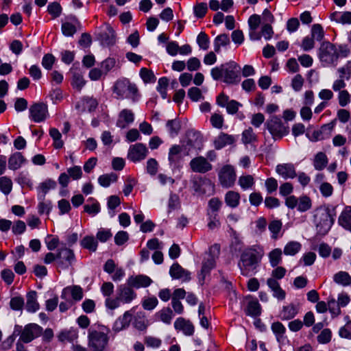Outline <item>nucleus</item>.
Returning <instances> with one entry per match:
<instances>
[{
    "mask_svg": "<svg viewBox=\"0 0 351 351\" xmlns=\"http://www.w3.org/2000/svg\"><path fill=\"white\" fill-rule=\"evenodd\" d=\"M71 295L72 299L75 301H80L83 298L82 289L80 286L66 287L62 289L61 293L62 299H66L67 296Z\"/></svg>",
    "mask_w": 351,
    "mask_h": 351,
    "instance_id": "24",
    "label": "nucleus"
},
{
    "mask_svg": "<svg viewBox=\"0 0 351 351\" xmlns=\"http://www.w3.org/2000/svg\"><path fill=\"white\" fill-rule=\"evenodd\" d=\"M302 249V244L295 241L288 242L284 247L283 253L286 256H295Z\"/></svg>",
    "mask_w": 351,
    "mask_h": 351,
    "instance_id": "39",
    "label": "nucleus"
},
{
    "mask_svg": "<svg viewBox=\"0 0 351 351\" xmlns=\"http://www.w3.org/2000/svg\"><path fill=\"white\" fill-rule=\"evenodd\" d=\"M224 201L228 206L237 208L240 203V195L237 192L229 191L225 194Z\"/></svg>",
    "mask_w": 351,
    "mask_h": 351,
    "instance_id": "35",
    "label": "nucleus"
},
{
    "mask_svg": "<svg viewBox=\"0 0 351 351\" xmlns=\"http://www.w3.org/2000/svg\"><path fill=\"white\" fill-rule=\"evenodd\" d=\"M169 274L173 279H179L183 282L189 281L191 274L187 270L182 268L178 263H173L169 269Z\"/></svg>",
    "mask_w": 351,
    "mask_h": 351,
    "instance_id": "19",
    "label": "nucleus"
},
{
    "mask_svg": "<svg viewBox=\"0 0 351 351\" xmlns=\"http://www.w3.org/2000/svg\"><path fill=\"white\" fill-rule=\"evenodd\" d=\"M271 330L275 334L278 341H280V339L283 337V335L286 331L285 327L282 325V323L277 322L272 324Z\"/></svg>",
    "mask_w": 351,
    "mask_h": 351,
    "instance_id": "59",
    "label": "nucleus"
},
{
    "mask_svg": "<svg viewBox=\"0 0 351 351\" xmlns=\"http://www.w3.org/2000/svg\"><path fill=\"white\" fill-rule=\"evenodd\" d=\"M265 125L274 140L281 139L289 132V126L285 125L280 118L276 116H272Z\"/></svg>",
    "mask_w": 351,
    "mask_h": 351,
    "instance_id": "8",
    "label": "nucleus"
},
{
    "mask_svg": "<svg viewBox=\"0 0 351 351\" xmlns=\"http://www.w3.org/2000/svg\"><path fill=\"white\" fill-rule=\"evenodd\" d=\"M191 170L195 173H205L213 169V165L204 156L193 158L189 163Z\"/></svg>",
    "mask_w": 351,
    "mask_h": 351,
    "instance_id": "16",
    "label": "nucleus"
},
{
    "mask_svg": "<svg viewBox=\"0 0 351 351\" xmlns=\"http://www.w3.org/2000/svg\"><path fill=\"white\" fill-rule=\"evenodd\" d=\"M80 245L83 248L95 252L97 248V241L93 236H86L80 241Z\"/></svg>",
    "mask_w": 351,
    "mask_h": 351,
    "instance_id": "44",
    "label": "nucleus"
},
{
    "mask_svg": "<svg viewBox=\"0 0 351 351\" xmlns=\"http://www.w3.org/2000/svg\"><path fill=\"white\" fill-rule=\"evenodd\" d=\"M192 184L193 190L199 194L205 193L203 186H208L210 192H212L214 188V183L210 179L206 178L199 177L195 178L192 182Z\"/></svg>",
    "mask_w": 351,
    "mask_h": 351,
    "instance_id": "21",
    "label": "nucleus"
},
{
    "mask_svg": "<svg viewBox=\"0 0 351 351\" xmlns=\"http://www.w3.org/2000/svg\"><path fill=\"white\" fill-rule=\"evenodd\" d=\"M338 223L343 228L351 232V206L344 208L339 217Z\"/></svg>",
    "mask_w": 351,
    "mask_h": 351,
    "instance_id": "28",
    "label": "nucleus"
},
{
    "mask_svg": "<svg viewBox=\"0 0 351 351\" xmlns=\"http://www.w3.org/2000/svg\"><path fill=\"white\" fill-rule=\"evenodd\" d=\"M126 282L133 289H138L148 287L152 283V280L146 275L139 274L129 276Z\"/></svg>",
    "mask_w": 351,
    "mask_h": 351,
    "instance_id": "17",
    "label": "nucleus"
},
{
    "mask_svg": "<svg viewBox=\"0 0 351 351\" xmlns=\"http://www.w3.org/2000/svg\"><path fill=\"white\" fill-rule=\"evenodd\" d=\"M72 86L74 88L80 91L86 84V81L80 73H75L72 79Z\"/></svg>",
    "mask_w": 351,
    "mask_h": 351,
    "instance_id": "64",
    "label": "nucleus"
},
{
    "mask_svg": "<svg viewBox=\"0 0 351 351\" xmlns=\"http://www.w3.org/2000/svg\"><path fill=\"white\" fill-rule=\"evenodd\" d=\"M57 183L55 180L48 178L40 183L37 188L38 199L44 200L46 194L51 189H56Z\"/></svg>",
    "mask_w": 351,
    "mask_h": 351,
    "instance_id": "27",
    "label": "nucleus"
},
{
    "mask_svg": "<svg viewBox=\"0 0 351 351\" xmlns=\"http://www.w3.org/2000/svg\"><path fill=\"white\" fill-rule=\"evenodd\" d=\"M298 202L297 210L302 213L308 210L312 206L311 199L306 195L300 196Z\"/></svg>",
    "mask_w": 351,
    "mask_h": 351,
    "instance_id": "49",
    "label": "nucleus"
},
{
    "mask_svg": "<svg viewBox=\"0 0 351 351\" xmlns=\"http://www.w3.org/2000/svg\"><path fill=\"white\" fill-rule=\"evenodd\" d=\"M169 134L171 137L174 138L177 136L181 129L180 121L178 119L169 120L166 123Z\"/></svg>",
    "mask_w": 351,
    "mask_h": 351,
    "instance_id": "42",
    "label": "nucleus"
},
{
    "mask_svg": "<svg viewBox=\"0 0 351 351\" xmlns=\"http://www.w3.org/2000/svg\"><path fill=\"white\" fill-rule=\"evenodd\" d=\"M147 324L145 314L142 312L138 313L134 322V327L138 330H144L147 328Z\"/></svg>",
    "mask_w": 351,
    "mask_h": 351,
    "instance_id": "53",
    "label": "nucleus"
},
{
    "mask_svg": "<svg viewBox=\"0 0 351 351\" xmlns=\"http://www.w3.org/2000/svg\"><path fill=\"white\" fill-rule=\"evenodd\" d=\"M197 43L201 49L207 50L209 48L210 38L205 32H201L197 35Z\"/></svg>",
    "mask_w": 351,
    "mask_h": 351,
    "instance_id": "56",
    "label": "nucleus"
},
{
    "mask_svg": "<svg viewBox=\"0 0 351 351\" xmlns=\"http://www.w3.org/2000/svg\"><path fill=\"white\" fill-rule=\"evenodd\" d=\"M49 135L53 140V147L56 149H60L64 145V142L62 141V134L56 128H51L49 130Z\"/></svg>",
    "mask_w": 351,
    "mask_h": 351,
    "instance_id": "50",
    "label": "nucleus"
},
{
    "mask_svg": "<svg viewBox=\"0 0 351 351\" xmlns=\"http://www.w3.org/2000/svg\"><path fill=\"white\" fill-rule=\"evenodd\" d=\"M259 260L256 250L253 248H247L241 253L238 266L242 275L247 276L254 274Z\"/></svg>",
    "mask_w": 351,
    "mask_h": 351,
    "instance_id": "4",
    "label": "nucleus"
},
{
    "mask_svg": "<svg viewBox=\"0 0 351 351\" xmlns=\"http://www.w3.org/2000/svg\"><path fill=\"white\" fill-rule=\"evenodd\" d=\"M88 200L93 201V203L91 205H84V212L87 213L89 215L95 216L100 212V205L97 201L95 200L92 197H90Z\"/></svg>",
    "mask_w": 351,
    "mask_h": 351,
    "instance_id": "58",
    "label": "nucleus"
},
{
    "mask_svg": "<svg viewBox=\"0 0 351 351\" xmlns=\"http://www.w3.org/2000/svg\"><path fill=\"white\" fill-rule=\"evenodd\" d=\"M235 141L234 136L221 132L214 140V146L216 149H221L227 145H232Z\"/></svg>",
    "mask_w": 351,
    "mask_h": 351,
    "instance_id": "25",
    "label": "nucleus"
},
{
    "mask_svg": "<svg viewBox=\"0 0 351 351\" xmlns=\"http://www.w3.org/2000/svg\"><path fill=\"white\" fill-rule=\"evenodd\" d=\"M318 57L324 66L335 65L339 59L337 47L328 41L323 42L318 49Z\"/></svg>",
    "mask_w": 351,
    "mask_h": 351,
    "instance_id": "5",
    "label": "nucleus"
},
{
    "mask_svg": "<svg viewBox=\"0 0 351 351\" xmlns=\"http://www.w3.org/2000/svg\"><path fill=\"white\" fill-rule=\"evenodd\" d=\"M336 216V207L332 205H324L315 210L314 223L319 234L325 235L330 230Z\"/></svg>",
    "mask_w": 351,
    "mask_h": 351,
    "instance_id": "2",
    "label": "nucleus"
},
{
    "mask_svg": "<svg viewBox=\"0 0 351 351\" xmlns=\"http://www.w3.org/2000/svg\"><path fill=\"white\" fill-rule=\"evenodd\" d=\"M210 75L214 80L223 78L228 84H237L241 80V67L234 61H230L210 70Z\"/></svg>",
    "mask_w": 351,
    "mask_h": 351,
    "instance_id": "1",
    "label": "nucleus"
},
{
    "mask_svg": "<svg viewBox=\"0 0 351 351\" xmlns=\"http://www.w3.org/2000/svg\"><path fill=\"white\" fill-rule=\"evenodd\" d=\"M238 182L239 186L244 191L251 189L255 184L254 179L251 175L239 177Z\"/></svg>",
    "mask_w": 351,
    "mask_h": 351,
    "instance_id": "52",
    "label": "nucleus"
},
{
    "mask_svg": "<svg viewBox=\"0 0 351 351\" xmlns=\"http://www.w3.org/2000/svg\"><path fill=\"white\" fill-rule=\"evenodd\" d=\"M331 20L343 25L351 24V12H334L330 15Z\"/></svg>",
    "mask_w": 351,
    "mask_h": 351,
    "instance_id": "33",
    "label": "nucleus"
},
{
    "mask_svg": "<svg viewBox=\"0 0 351 351\" xmlns=\"http://www.w3.org/2000/svg\"><path fill=\"white\" fill-rule=\"evenodd\" d=\"M117 180V176L114 173H106L100 176L98 178L99 184L103 187H108L111 183Z\"/></svg>",
    "mask_w": 351,
    "mask_h": 351,
    "instance_id": "46",
    "label": "nucleus"
},
{
    "mask_svg": "<svg viewBox=\"0 0 351 351\" xmlns=\"http://www.w3.org/2000/svg\"><path fill=\"white\" fill-rule=\"evenodd\" d=\"M298 313V310L295 305L290 304L284 306L280 313V317L282 320H289L293 318Z\"/></svg>",
    "mask_w": 351,
    "mask_h": 351,
    "instance_id": "34",
    "label": "nucleus"
},
{
    "mask_svg": "<svg viewBox=\"0 0 351 351\" xmlns=\"http://www.w3.org/2000/svg\"><path fill=\"white\" fill-rule=\"evenodd\" d=\"M80 29H81V23L74 15L69 16L66 21L61 25L62 32L66 37H73Z\"/></svg>",
    "mask_w": 351,
    "mask_h": 351,
    "instance_id": "15",
    "label": "nucleus"
},
{
    "mask_svg": "<svg viewBox=\"0 0 351 351\" xmlns=\"http://www.w3.org/2000/svg\"><path fill=\"white\" fill-rule=\"evenodd\" d=\"M117 295L123 304H130L137 297L136 293L127 282L117 287Z\"/></svg>",
    "mask_w": 351,
    "mask_h": 351,
    "instance_id": "14",
    "label": "nucleus"
},
{
    "mask_svg": "<svg viewBox=\"0 0 351 351\" xmlns=\"http://www.w3.org/2000/svg\"><path fill=\"white\" fill-rule=\"evenodd\" d=\"M48 12L53 16V18H58L62 12V7L58 2H53L47 6Z\"/></svg>",
    "mask_w": 351,
    "mask_h": 351,
    "instance_id": "62",
    "label": "nucleus"
},
{
    "mask_svg": "<svg viewBox=\"0 0 351 351\" xmlns=\"http://www.w3.org/2000/svg\"><path fill=\"white\" fill-rule=\"evenodd\" d=\"M245 313L247 315L256 317L261 313V306L256 300H252L248 302Z\"/></svg>",
    "mask_w": 351,
    "mask_h": 351,
    "instance_id": "37",
    "label": "nucleus"
},
{
    "mask_svg": "<svg viewBox=\"0 0 351 351\" xmlns=\"http://www.w3.org/2000/svg\"><path fill=\"white\" fill-rule=\"evenodd\" d=\"M276 173L284 179H293L296 177V171L292 163L279 164L276 167Z\"/></svg>",
    "mask_w": 351,
    "mask_h": 351,
    "instance_id": "20",
    "label": "nucleus"
},
{
    "mask_svg": "<svg viewBox=\"0 0 351 351\" xmlns=\"http://www.w3.org/2000/svg\"><path fill=\"white\" fill-rule=\"evenodd\" d=\"M12 190V181L8 176L0 178V191L5 195H9Z\"/></svg>",
    "mask_w": 351,
    "mask_h": 351,
    "instance_id": "48",
    "label": "nucleus"
},
{
    "mask_svg": "<svg viewBox=\"0 0 351 351\" xmlns=\"http://www.w3.org/2000/svg\"><path fill=\"white\" fill-rule=\"evenodd\" d=\"M113 92L117 95L118 99H131L135 101L138 88L136 84L130 82L128 79L122 78L115 82Z\"/></svg>",
    "mask_w": 351,
    "mask_h": 351,
    "instance_id": "6",
    "label": "nucleus"
},
{
    "mask_svg": "<svg viewBox=\"0 0 351 351\" xmlns=\"http://www.w3.org/2000/svg\"><path fill=\"white\" fill-rule=\"evenodd\" d=\"M328 158L325 153L318 152L313 160V167L316 170L321 171L324 169L328 164Z\"/></svg>",
    "mask_w": 351,
    "mask_h": 351,
    "instance_id": "40",
    "label": "nucleus"
},
{
    "mask_svg": "<svg viewBox=\"0 0 351 351\" xmlns=\"http://www.w3.org/2000/svg\"><path fill=\"white\" fill-rule=\"evenodd\" d=\"M219 180L223 188L232 187L236 180V173L232 166L224 165L218 173Z\"/></svg>",
    "mask_w": 351,
    "mask_h": 351,
    "instance_id": "11",
    "label": "nucleus"
},
{
    "mask_svg": "<svg viewBox=\"0 0 351 351\" xmlns=\"http://www.w3.org/2000/svg\"><path fill=\"white\" fill-rule=\"evenodd\" d=\"M134 120V114L131 110L123 109L119 114L117 121V126L120 128H125L128 125L132 123Z\"/></svg>",
    "mask_w": 351,
    "mask_h": 351,
    "instance_id": "26",
    "label": "nucleus"
},
{
    "mask_svg": "<svg viewBox=\"0 0 351 351\" xmlns=\"http://www.w3.org/2000/svg\"><path fill=\"white\" fill-rule=\"evenodd\" d=\"M29 119L36 123H40L49 117L47 106L43 103H35L29 108Z\"/></svg>",
    "mask_w": 351,
    "mask_h": 351,
    "instance_id": "12",
    "label": "nucleus"
},
{
    "mask_svg": "<svg viewBox=\"0 0 351 351\" xmlns=\"http://www.w3.org/2000/svg\"><path fill=\"white\" fill-rule=\"evenodd\" d=\"M182 147L179 145H173L169 148L168 160L172 170L178 167L182 159Z\"/></svg>",
    "mask_w": 351,
    "mask_h": 351,
    "instance_id": "18",
    "label": "nucleus"
},
{
    "mask_svg": "<svg viewBox=\"0 0 351 351\" xmlns=\"http://www.w3.org/2000/svg\"><path fill=\"white\" fill-rule=\"evenodd\" d=\"M311 36L314 40L322 41L324 37V31L322 25L319 24L313 25L311 30Z\"/></svg>",
    "mask_w": 351,
    "mask_h": 351,
    "instance_id": "54",
    "label": "nucleus"
},
{
    "mask_svg": "<svg viewBox=\"0 0 351 351\" xmlns=\"http://www.w3.org/2000/svg\"><path fill=\"white\" fill-rule=\"evenodd\" d=\"M121 204L120 198L117 195H111L108 199V208L109 210V215L111 217L115 215L114 209Z\"/></svg>",
    "mask_w": 351,
    "mask_h": 351,
    "instance_id": "55",
    "label": "nucleus"
},
{
    "mask_svg": "<svg viewBox=\"0 0 351 351\" xmlns=\"http://www.w3.org/2000/svg\"><path fill=\"white\" fill-rule=\"evenodd\" d=\"M230 43L228 34H222L215 37L214 40V50L215 52L219 53L221 47H226Z\"/></svg>",
    "mask_w": 351,
    "mask_h": 351,
    "instance_id": "43",
    "label": "nucleus"
},
{
    "mask_svg": "<svg viewBox=\"0 0 351 351\" xmlns=\"http://www.w3.org/2000/svg\"><path fill=\"white\" fill-rule=\"evenodd\" d=\"M40 305L37 302V293L31 291L27 294V302L25 308L29 313H35L39 309Z\"/></svg>",
    "mask_w": 351,
    "mask_h": 351,
    "instance_id": "30",
    "label": "nucleus"
},
{
    "mask_svg": "<svg viewBox=\"0 0 351 351\" xmlns=\"http://www.w3.org/2000/svg\"><path fill=\"white\" fill-rule=\"evenodd\" d=\"M269 262L272 267L279 265L282 261V251L280 248H275L268 253Z\"/></svg>",
    "mask_w": 351,
    "mask_h": 351,
    "instance_id": "38",
    "label": "nucleus"
},
{
    "mask_svg": "<svg viewBox=\"0 0 351 351\" xmlns=\"http://www.w3.org/2000/svg\"><path fill=\"white\" fill-rule=\"evenodd\" d=\"M43 332V328L36 324L26 325L21 332L19 340L27 343L34 339L40 337Z\"/></svg>",
    "mask_w": 351,
    "mask_h": 351,
    "instance_id": "13",
    "label": "nucleus"
},
{
    "mask_svg": "<svg viewBox=\"0 0 351 351\" xmlns=\"http://www.w3.org/2000/svg\"><path fill=\"white\" fill-rule=\"evenodd\" d=\"M148 154L149 150L146 145L137 143L130 146L127 157L129 160L136 163L145 159Z\"/></svg>",
    "mask_w": 351,
    "mask_h": 351,
    "instance_id": "10",
    "label": "nucleus"
},
{
    "mask_svg": "<svg viewBox=\"0 0 351 351\" xmlns=\"http://www.w3.org/2000/svg\"><path fill=\"white\" fill-rule=\"evenodd\" d=\"M39 200H40V202L38 203V209L39 214L43 215L44 213H46V214L49 215L52 209L51 202L50 200H45V199L44 200H43V199H39Z\"/></svg>",
    "mask_w": 351,
    "mask_h": 351,
    "instance_id": "60",
    "label": "nucleus"
},
{
    "mask_svg": "<svg viewBox=\"0 0 351 351\" xmlns=\"http://www.w3.org/2000/svg\"><path fill=\"white\" fill-rule=\"evenodd\" d=\"M110 332V329L104 325L90 328L88 335V346L93 351H103L108 343Z\"/></svg>",
    "mask_w": 351,
    "mask_h": 351,
    "instance_id": "3",
    "label": "nucleus"
},
{
    "mask_svg": "<svg viewBox=\"0 0 351 351\" xmlns=\"http://www.w3.org/2000/svg\"><path fill=\"white\" fill-rule=\"evenodd\" d=\"M333 280L338 285L347 287L351 285V276L346 271H339L334 275Z\"/></svg>",
    "mask_w": 351,
    "mask_h": 351,
    "instance_id": "41",
    "label": "nucleus"
},
{
    "mask_svg": "<svg viewBox=\"0 0 351 351\" xmlns=\"http://www.w3.org/2000/svg\"><path fill=\"white\" fill-rule=\"evenodd\" d=\"M78 337V331L75 328L64 330L60 332L58 339L61 342L73 343Z\"/></svg>",
    "mask_w": 351,
    "mask_h": 351,
    "instance_id": "32",
    "label": "nucleus"
},
{
    "mask_svg": "<svg viewBox=\"0 0 351 351\" xmlns=\"http://www.w3.org/2000/svg\"><path fill=\"white\" fill-rule=\"evenodd\" d=\"M222 206V202L218 197L211 198L208 203L207 215L217 214Z\"/></svg>",
    "mask_w": 351,
    "mask_h": 351,
    "instance_id": "47",
    "label": "nucleus"
},
{
    "mask_svg": "<svg viewBox=\"0 0 351 351\" xmlns=\"http://www.w3.org/2000/svg\"><path fill=\"white\" fill-rule=\"evenodd\" d=\"M75 262V256L73 251L66 247L58 250L57 267L62 269H69Z\"/></svg>",
    "mask_w": 351,
    "mask_h": 351,
    "instance_id": "9",
    "label": "nucleus"
},
{
    "mask_svg": "<svg viewBox=\"0 0 351 351\" xmlns=\"http://www.w3.org/2000/svg\"><path fill=\"white\" fill-rule=\"evenodd\" d=\"M116 65V60L113 58H108L104 60L101 64V69L104 75H106Z\"/></svg>",
    "mask_w": 351,
    "mask_h": 351,
    "instance_id": "63",
    "label": "nucleus"
},
{
    "mask_svg": "<svg viewBox=\"0 0 351 351\" xmlns=\"http://www.w3.org/2000/svg\"><path fill=\"white\" fill-rule=\"evenodd\" d=\"M282 223L280 220H273L269 224V230L271 233V239L276 240L281 237L280 232L282 229Z\"/></svg>",
    "mask_w": 351,
    "mask_h": 351,
    "instance_id": "45",
    "label": "nucleus"
},
{
    "mask_svg": "<svg viewBox=\"0 0 351 351\" xmlns=\"http://www.w3.org/2000/svg\"><path fill=\"white\" fill-rule=\"evenodd\" d=\"M25 162V159L21 152H15L8 160V167L11 170H16Z\"/></svg>",
    "mask_w": 351,
    "mask_h": 351,
    "instance_id": "31",
    "label": "nucleus"
},
{
    "mask_svg": "<svg viewBox=\"0 0 351 351\" xmlns=\"http://www.w3.org/2000/svg\"><path fill=\"white\" fill-rule=\"evenodd\" d=\"M132 314L130 311H125L122 316L118 317L114 322L112 330L116 332H120L128 328L130 325V323L132 320Z\"/></svg>",
    "mask_w": 351,
    "mask_h": 351,
    "instance_id": "23",
    "label": "nucleus"
},
{
    "mask_svg": "<svg viewBox=\"0 0 351 351\" xmlns=\"http://www.w3.org/2000/svg\"><path fill=\"white\" fill-rule=\"evenodd\" d=\"M169 84V80L167 77H162L158 80L156 89L160 94L162 99H166L167 96V88Z\"/></svg>",
    "mask_w": 351,
    "mask_h": 351,
    "instance_id": "57",
    "label": "nucleus"
},
{
    "mask_svg": "<svg viewBox=\"0 0 351 351\" xmlns=\"http://www.w3.org/2000/svg\"><path fill=\"white\" fill-rule=\"evenodd\" d=\"M241 141L245 145L257 141V136L252 128H248L243 131Z\"/></svg>",
    "mask_w": 351,
    "mask_h": 351,
    "instance_id": "51",
    "label": "nucleus"
},
{
    "mask_svg": "<svg viewBox=\"0 0 351 351\" xmlns=\"http://www.w3.org/2000/svg\"><path fill=\"white\" fill-rule=\"evenodd\" d=\"M174 328L182 331L186 336H191L194 333V326L192 323L183 317H178L174 322Z\"/></svg>",
    "mask_w": 351,
    "mask_h": 351,
    "instance_id": "22",
    "label": "nucleus"
},
{
    "mask_svg": "<svg viewBox=\"0 0 351 351\" xmlns=\"http://www.w3.org/2000/svg\"><path fill=\"white\" fill-rule=\"evenodd\" d=\"M99 38L102 45L110 46L115 43V32L112 27L108 25L106 29L99 34Z\"/></svg>",
    "mask_w": 351,
    "mask_h": 351,
    "instance_id": "29",
    "label": "nucleus"
},
{
    "mask_svg": "<svg viewBox=\"0 0 351 351\" xmlns=\"http://www.w3.org/2000/svg\"><path fill=\"white\" fill-rule=\"evenodd\" d=\"M159 165L155 158H149L147 161L146 169L150 176H155L158 170Z\"/></svg>",
    "mask_w": 351,
    "mask_h": 351,
    "instance_id": "61",
    "label": "nucleus"
},
{
    "mask_svg": "<svg viewBox=\"0 0 351 351\" xmlns=\"http://www.w3.org/2000/svg\"><path fill=\"white\" fill-rule=\"evenodd\" d=\"M220 252V247L218 244H214L209 248V252L206 254L202 262V266L199 274V278L204 282L206 276L215 266V260Z\"/></svg>",
    "mask_w": 351,
    "mask_h": 351,
    "instance_id": "7",
    "label": "nucleus"
},
{
    "mask_svg": "<svg viewBox=\"0 0 351 351\" xmlns=\"http://www.w3.org/2000/svg\"><path fill=\"white\" fill-rule=\"evenodd\" d=\"M156 317L166 324H170L174 317L173 311L169 307H165L155 314Z\"/></svg>",
    "mask_w": 351,
    "mask_h": 351,
    "instance_id": "36",
    "label": "nucleus"
}]
</instances>
